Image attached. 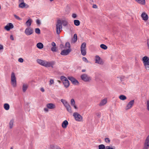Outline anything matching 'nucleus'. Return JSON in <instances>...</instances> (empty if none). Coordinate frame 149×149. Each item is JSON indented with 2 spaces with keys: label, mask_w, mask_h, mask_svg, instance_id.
<instances>
[{
  "label": "nucleus",
  "mask_w": 149,
  "mask_h": 149,
  "mask_svg": "<svg viewBox=\"0 0 149 149\" xmlns=\"http://www.w3.org/2000/svg\"><path fill=\"white\" fill-rule=\"evenodd\" d=\"M62 24L64 26H66L68 24V22L65 20L62 21L60 19L57 20L56 24V32L58 34H59L62 28Z\"/></svg>",
  "instance_id": "f257e3e1"
},
{
  "label": "nucleus",
  "mask_w": 149,
  "mask_h": 149,
  "mask_svg": "<svg viewBox=\"0 0 149 149\" xmlns=\"http://www.w3.org/2000/svg\"><path fill=\"white\" fill-rule=\"evenodd\" d=\"M36 61L39 64L46 67H51L53 68V65L54 64L53 62H49L40 59H37Z\"/></svg>",
  "instance_id": "f03ea898"
},
{
  "label": "nucleus",
  "mask_w": 149,
  "mask_h": 149,
  "mask_svg": "<svg viewBox=\"0 0 149 149\" xmlns=\"http://www.w3.org/2000/svg\"><path fill=\"white\" fill-rule=\"evenodd\" d=\"M142 61L145 68L148 70L149 68V57L146 56H145L143 58Z\"/></svg>",
  "instance_id": "7ed1b4c3"
},
{
  "label": "nucleus",
  "mask_w": 149,
  "mask_h": 149,
  "mask_svg": "<svg viewBox=\"0 0 149 149\" xmlns=\"http://www.w3.org/2000/svg\"><path fill=\"white\" fill-rule=\"evenodd\" d=\"M11 84L13 87H15L16 86V78L14 72H12L11 76Z\"/></svg>",
  "instance_id": "20e7f679"
},
{
  "label": "nucleus",
  "mask_w": 149,
  "mask_h": 149,
  "mask_svg": "<svg viewBox=\"0 0 149 149\" xmlns=\"http://www.w3.org/2000/svg\"><path fill=\"white\" fill-rule=\"evenodd\" d=\"M60 79L62 81L63 83L65 88H67L69 86L70 84L69 81L64 76H61L60 77Z\"/></svg>",
  "instance_id": "39448f33"
},
{
  "label": "nucleus",
  "mask_w": 149,
  "mask_h": 149,
  "mask_svg": "<svg viewBox=\"0 0 149 149\" xmlns=\"http://www.w3.org/2000/svg\"><path fill=\"white\" fill-rule=\"evenodd\" d=\"M73 116L76 121L78 122L82 121L83 119L82 117L78 113H74L73 114Z\"/></svg>",
  "instance_id": "423d86ee"
},
{
  "label": "nucleus",
  "mask_w": 149,
  "mask_h": 149,
  "mask_svg": "<svg viewBox=\"0 0 149 149\" xmlns=\"http://www.w3.org/2000/svg\"><path fill=\"white\" fill-rule=\"evenodd\" d=\"M81 78L82 80L86 82H88L91 80V78L89 76L86 74H84L81 75Z\"/></svg>",
  "instance_id": "0eeeda50"
},
{
  "label": "nucleus",
  "mask_w": 149,
  "mask_h": 149,
  "mask_svg": "<svg viewBox=\"0 0 149 149\" xmlns=\"http://www.w3.org/2000/svg\"><path fill=\"white\" fill-rule=\"evenodd\" d=\"M149 148V135L146 137L143 144L142 149H148Z\"/></svg>",
  "instance_id": "6e6552de"
},
{
  "label": "nucleus",
  "mask_w": 149,
  "mask_h": 149,
  "mask_svg": "<svg viewBox=\"0 0 149 149\" xmlns=\"http://www.w3.org/2000/svg\"><path fill=\"white\" fill-rule=\"evenodd\" d=\"M33 30L30 27H27L25 30L24 33L27 36H30L33 33Z\"/></svg>",
  "instance_id": "1a4fd4ad"
},
{
  "label": "nucleus",
  "mask_w": 149,
  "mask_h": 149,
  "mask_svg": "<svg viewBox=\"0 0 149 149\" xmlns=\"http://www.w3.org/2000/svg\"><path fill=\"white\" fill-rule=\"evenodd\" d=\"M134 100H131L127 104L125 108V109L126 110H127L131 109L134 105Z\"/></svg>",
  "instance_id": "9d476101"
},
{
  "label": "nucleus",
  "mask_w": 149,
  "mask_h": 149,
  "mask_svg": "<svg viewBox=\"0 0 149 149\" xmlns=\"http://www.w3.org/2000/svg\"><path fill=\"white\" fill-rule=\"evenodd\" d=\"M95 63L100 65H103V62L102 59L98 55L96 56L95 57Z\"/></svg>",
  "instance_id": "9b49d317"
},
{
  "label": "nucleus",
  "mask_w": 149,
  "mask_h": 149,
  "mask_svg": "<svg viewBox=\"0 0 149 149\" xmlns=\"http://www.w3.org/2000/svg\"><path fill=\"white\" fill-rule=\"evenodd\" d=\"M68 78L72 82L73 84L76 85L79 84V83L78 81L73 77H68Z\"/></svg>",
  "instance_id": "f8f14e48"
},
{
  "label": "nucleus",
  "mask_w": 149,
  "mask_h": 149,
  "mask_svg": "<svg viewBox=\"0 0 149 149\" xmlns=\"http://www.w3.org/2000/svg\"><path fill=\"white\" fill-rule=\"evenodd\" d=\"M71 49H68L66 50H63L61 53V54L62 55H67L71 52Z\"/></svg>",
  "instance_id": "ddd939ff"
},
{
  "label": "nucleus",
  "mask_w": 149,
  "mask_h": 149,
  "mask_svg": "<svg viewBox=\"0 0 149 149\" xmlns=\"http://www.w3.org/2000/svg\"><path fill=\"white\" fill-rule=\"evenodd\" d=\"M19 7L22 8H29V6L24 3L22 2L19 3Z\"/></svg>",
  "instance_id": "4468645a"
},
{
  "label": "nucleus",
  "mask_w": 149,
  "mask_h": 149,
  "mask_svg": "<svg viewBox=\"0 0 149 149\" xmlns=\"http://www.w3.org/2000/svg\"><path fill=\"white\" fill-rule=\"evenodd\" d=\"M14 26L11 23H9L5 27L4 29L7 31H9L10 29L13 28Z\"/></svg>",
  "instance_id": "2eb2a0df"
},
{
  "label": "nucleus",
  "mask_w": 149,
  "mask_h": 149,
  "mask_svg": "<svg viewBox=\"0 0 149 149\" xmlns=\"http://www.w3.org/2000/svg\"><path fill=\"white\" fill-rule=\"evenodd\" d=\"M141 17L142 19L145 21L147 20L148 18V15L145 12H143L141 15Z\"/></svg>",
  "instance_id": "dca6fc26"
},
{
  "label": "nucleus",
  "mask_w": 149,
  "mask_h": 149,
  "mask_svg": "<svg viewBox=\"0 0 149 149\" xmlns=\"http://www.w3.org/2000/svg\"><path fill=\"white\" fill-rule=\"evenodd\" d=\"M138 3L142 5H145L146 4L145 0H135Z\"/></svg>",
  "instance_id": "f3484780"
},
{
  "label": "nucleus",
  "mask_w": 149,
  "mask_h": 149,
  "mask_svg": "<svg viewBox=\"0 0 149 149\" xmlns=\"http://www.w3.org/2000/svg\"><path fill=\"white\" fill-rule=\"evenodd\" d=\"M47 107L49 109H54L56 108L55 105L53 103H49L47 105Z\"/></svg>",
  "instance_id": "a211bd4d"
},
{
  "label": "nucleus",
  "mask_w": 149,
  "mask_h": 149,
  "mask_svg": "<svg viewBox=\"0 0 149 149\" xmlns=\"http://www.w3.org/2000/svg\"><path fill=\"white\" fill-rule=\"evenodd\" d=\"M107 98H104L99 103V105L100 106H103L107 103Z\"/></svg>",
  "instance_id": "6ab92c4d"
},
{
  "label": "nucleus",
  "mask_w": 149,
  "mask_h": 149,
  "mask_svg": "<svg viewBox=\"0 0 149 149\" xmlns=\"http://www.w3.org/2000/svg\"><path fill=\"white\" fill-rule=\"evenodd\" d=\"M68 124V123L67 120H65L62 123V126L63 128H65Z\"/></svg>",
  "instance_id": "aec40b11"
},
{
  "label": "nucleus",
  "mask_w": 149,
  "mask_h": 149,
  "mask_svg": "<svg viewBox=\"0 0 149 149\" xmlns=\"http://www.w3.org/2000/svg\"><path fill=\"white\" fill-rule=\"evenodd\" d=\"M65 107L68 112L70 113L72 112V111L71 107L69 104Z\"/></svg>",
  "instance_id": "412c9836"
},
{
  "label": "nucleus",
  "mask_w": 149,
  "mask_h": 149,
  "mask_svg": "<svg viewBox=\"0 0 149 149\" xmlns=\"http://www.w3.org/2000/svg\"><path fill=\"white\" fill-rule=\"evenodd\" d=\"M32 20L31 19H29L26 22V24L27 26L29 27L30 26L32 23Z\"/></svg>",
  "instance_id": "4be33fe9"
},
{
  "label": "nucleus",
  "mask_w": 149,
  "mask_h": 149,
  "mask_svg": "<svg viewBox=\"0 0 149 149\" xmlns=\"http://www.w3.org/2000/svg\"><path fill=\"white\" fill-rule=\"evenodd\" d=\"M28 87V85L27 84H24L22 86V90L23 92H25Z\"/></svg>",
  "instance_id": "5701e85b"
},
{
  "label": "nucleus",
  "mask_w": 149,
  "mask_h": 149,
  "mask_svg": "<svg viewBox=\"0 0 149 149\" xmlns=\"http://www.w3.org/2000/svg\"><path fill=\"white\" fill-rule=\"evenodd\" d=\"M3 107L4 109L6 110H8L9 109V105L7 103H5L4 104Z\"/></svg>",
  "instance_id": "b1692460"
},
{
  "label": "nucleus",
  "mask_w": 149,
  "mask_h": 149,
  "mask_svg": "<svg viewBox=\"0 0 149 149\" xmlns=\"http://www.w3.org/2000/svg\"><path fill=\"white\" fill-rule=\"evenodd\" d=\"M36 46L39 49H42L43 47V44L41 42L38 43L37 44Z\"/></svg>",
  "instance_id": "393cba45"
},
{
  "label": "nucleus",
  "mask_w": 149,
  "mask_h": 149,
  "mask_svg": "<svg viewBox=\"0 0 149 149\" xmlns=\"http://www.w3.org/2000/svg\"><path fill=\"white\" fill-rule=\"evenodd\" d=\"M81 54L85 56L86 54V49H80Z\"/></svg>",
  "instance_id": "a878e982"
},
{
  "label": "nucleus",
  "mask_w": 149,
  "mask_h": 149,
  "mask_svg": "<svg viewBox=\"0 0 149 149\" xmlns=\"http://www.w3.org/2000/svg\"><path fill=\"white\" fill-rule=\"evenodd\" d=\"M77 40V35L76 34H74L73 38L72 39V41L74 42H76Z\"/></svg>",
  "instance_id": "bb28decb"
},
{
  "label": "nucleus",
  "mask_w": 149,
  "mask_h": 149,
  "mask_svg": "<svg viewBox=\"0 0 149 149\" xmlns=\"http://www.w3.org/2000/svg\"><path fill=\"white\" fill-rule=\"evenodd\" d=\"M119 98L121 100H124L126 99L127 97L124 95H121L119 96Z\"/></svg>",
  "instance_id": "cd10ccee"
},
{
  "label": "nucleus",
  "mask_w": 149,
  "mask_h": 149,
  "mask_svg": "<svg viewBox=\"0 0 149 149\" xmlns=\"http://www.w3.org/2000/svg\"><path fill=\"white\" fill-rule=\"evenodd\" d=\"M61 101L64 105V106H65L68 104V103L65 100L61 99Z\"/></svg>",
  "instance_id": "c85d7f7f"
},
{
  "label": "nucleus",
  "mask_w": 149,
  "mask_h": 149,
  "mask_svg": "<svg viewBox=\"0 0 149 149\" xmlns=\"http://www.w3.org/2000/svg\"><path fill=\"white\" fill-rule=\"evenodd\" d=\"M74 24L76 26H78L80 25V22L78 20H74Z\"/></svg>",
  "instance_id": "c756f323"
},
{
  "label": "nucleus",
  "mask_w": 149,
  "mask_h": 149,
  "mask_svg": "<svg viewBox=\"0 0 149 149\" xmlns=\"http://www.w3.org/2000/svg\"><path fill=\"white\" fill-rule=\"evenodd\" d=\"M13 123H14V120H11L9 123V127L10 129H11L13 126Z\"/></svg>",
  "instance_id": "7c9ffc66"
},
{
  "label": "nucleus",
  "mask_w": 149,
  "mask_h": 149,
  "mask_svg": "<svg viewBox=\"0 0 149 149\" xmlns=\"http://www.w3.org/2000/svg\"><path fill=\"white\" fill-rule=\"evenodd\" d=\"M86 44L85 42L83 43L80 47V49H86Z\"/></svg>",
  "instance_id": "2f4dec72"
},
{
  "label": "nucleus",
  "mask_w": 149,
  "mask_h": 149,
  "mask_svg": "<svg viewBox=\"0 0 149 149\" xmlns=\"http://www.w3.org/2000/svg\"><path fill=\"white\" fill-rule=\"evenodd\" d=\"M70 43H69V42H67L65 43V49H67L68 48V49H70Z\"/></svg>",
  "instance_id": "473e14b6"
},
{
  "label": "nucleus",
  "mask_w": 149,
  "mask_h": 149,
  "mask_svg": "<svg viewBox=\"0 0 149 149\" xmlns=\"http://www.w3.org/2000/svg\"><path fill=\"white\" fill-rule=\"evenodd\" d=\"M100 47L101 48L104 50H106L107 48V46L103 44H101L100 45Z\"/></svg>",
  "instance_id": "72a5a7b5"
},
{
  "label": "nucleus",
  "mask_w": 149,
  "mask_h": 149,
  "mask_svg": "<svg viewBox=\"0 0 149 149\" xmlns=\"http://www.w3.org/2000/svg\"><path fill=\"white\" fill-rule=\"evenodd\" d=\"M99 149H105L106 147L103 144H100L98 146Z\"/></svg>",
  "instance_id": "f704fd0d"
},
{
  "label": "nucleus",
  "mask_w": 149,
  "mask_h": 149,
  "mask_svg": "<svg viewBox=\"0 0 149 149\" xmlns=\"http://www.w3.org/2000/svg\"><path fill=\"white\" fill-rule=\"evenodd\" d=\"M105 149H115L114 146H106Z\"/></svg>",
  "instance_id": "c9c22d12"
},
{
  "label": "nucleus",
  "mask_w": 149,
  "mask_h": 149,
  "mask_svg": "<svg viewBox=\"0 0 149 149\" xmlns=\"http://www.w3.org/2000/svg\"><path fill=\"white\" fill-rule=\"evenodd\" d=\"M146 103V104L147 109L149 111V100H147Z\"/></svg>",
  "instance_id": "e433bc0d"
},
{
  "label": "nucleus",
  "mask_w": 149,
  "mask_h": 149,
  "mask_svg": "<svg viewBox=\"0 0 149 149\" xmlns=\"http://www.w3.org/2000/svg\"><path fill=\"white\" fill-rule=\"evenodd\" d=\"M35 32L38 34H40V31L39 29L37 28L35 29Z\"/></svg>",
  "instance_id": "4c0bfd02"
},
{
  "label": "nucleus",
  "mask_w": 149,
  "mask_h": 149,
  "mask_svg": "<svg viewBox=\"0 0 149 149\" xmlns=\"http://www.w3.org/2000/svg\"><path fill=\"white\" fill-rule=\"evenodd\" d=\"M71 104L72 106L75 104V102L73 99H72L71 100Z\"/></svg>",
  "instance_id": "58836bf2"
},
{
  "label": "nucleus",
  "mask_w": 149,
  "mask_h": 149,
  "mask_svg": "<svg viewBox=\"0 0 149 149\" xmlns=\"http://www.w3.org/2000/svg\"><path fill=\"white\" fill-rule=\"evenodd\" d=\"M105 141L107 143H109L110 141L109 139L108 138H106L105 139Z\"/></svg>",
  "instance_id": "ea45409f"
},
{
  "label": "nucleus",
  "mask_w": 149,
  "mask_h": 149,
  "mask_svg": "<svg viewBox=\"0 0 149 149\" xmlns=\"http://www.w3.org/2000/svg\"><path fill=\"white\" fill-rule=\"evenodd\" d=\"M82 60L83 61L85 62L86 63H88V61L87 58L85 57H83L82 58Z\"/></svg>",
  "instance_id": "a19ab883"
},
{
  "label": "nucleus",
  "mask_w": 149,
  "mask_h": 149,
  "mask_svg": "<svg viewBox=\"0 0 149 149\" xmlns=\"http://www.w3.org/2000/svg\"><path fill=\"white\" fill-rule=\"evenodd\" d=\"M56 46L52 47L51 48V50L52 52H56Z\"/></svg>",
  "instance_id": "79ce46f5"
},
{
  "label": "nucleus",
  "mask_w": 149,
  "mask_h": 149,
  "mask_svg": "<svg viewBox=\"0 0 149 149\" xmlns=\"http://www.w3.org/2000/svg\"><path fill=\"white\" fill-rule=\"evenodd\" d=\"M54 83V81L52 79H51L49 81V84L51 85L52 84Z\"/></svg>",
  "instance_id": "37998d69"
},
{
  "label": "nucleus",
  "mask_w": 149,
  "mask_h": 149,
  "mask_svg": "<svg viewBox=\"0 0 149 149\" xmlns=\"http://www.w3.org/2000/svg\"><path fill=\"white\" fill-rule=\"evenodd\" d=\"M36 24L38 25H40L41 24L40 21V20L39 19H37L36 20Z\"/></svg>",
  "instance_id": "c03bdc74"
},
{
  "label": "nucleus",
  "mask_w": 149,
  "mask_h": 149,
  "mask_svg": "<svg viewBox=\"0 0 149 149\" xmlns=\"http://www.w3.org/2000/svg\"><path fill=\"white\" fill-rule=\"evenodd\" d=\"M96 115L98 118H100L101 115V113L100 112H97L96 113Z\"/></svg>",
  "instance_id": "a18cd8bd"
},
{
  "label": "nucleus",
  "mask_w": 149,
  "mask_h": 149,
  "mask_svg": "<svg viewBox=\"0 0 149 149\" xmlns=\"http://www.w3.org/2000/svg\"><path fill=\"white\" fill-rule=\"evenodd\" d=\"M147 46L148 49L149 50V39H148L147 40Z\"/></svg>",
  "instance_id": "49530a36"
},
{
  "label": "nucleus",
  "mask_w": 149,
  "mask_h": 149,
  "mask_svg": "<svg viewBox=\"0 0 149 149\" xmlns=\"http://www.w3.org/2000/svg\"><path fill=\"white\" fill-rule=\"evenodd\" d=\"M14 17H15V18L16 19H18V20H21V18L19 17H18V16H17V15H14Z\"/></svg>",
  "instance_id": "de8ad7c7"
},
{
  "label": "nucleus",
  "mask_w": 149,
  "mask_h": 149,
  "mask_svg": "<svg viewBox=\"0 0 149 149\" xmlns=\"http://www.w3.org/2000/svg\"><path fill=\"white\" fill-rule=\"evenodd\" d=\"M18 61L20 63H22L23 61V59L22 58H20L18 59Z\"/></svg>",
  "instance_id": "09e8293b"
},
{
  "label": "nucleus",
  "mask_w": 149,
  "mask_h": 149,
  "mask_svg": "<svg viewBox=\"0 0 149 149\" xmlns=\"http://www.w3.org/2000/svg\"><path fill=\"white\" fill-rule=\"evenodd\" d=\"M77 15L75 14L74 13L72 15V17L74 18H76L77 17Z\"/></svg>",
  "instance_id": "8fccbe9b"
},
{
  "label": "nucleus",
  "mask_w": 149,
  "mask_h": 149,
  "mask_svg": "<svg viewBox=\"0 0 149 149\" xmlns=\"http://www.w3.org/2000/svg\"><path fill=\"white\" fill-rule=\"evenodd\" d=\"M52 46H53V47H55V46H56V44L54 42H53L52 43V44H51Z\"/></svg>",
  "instance_id": "3c124183"
},
{
  "label": "nucleus",
  "mask_w": 149,
  "mask_h": 149,
  "mask_svg": "<svg viewBox=\"0 0 149 149\" xmlns=\"http://www.w3.org/2000/svg\"><path fill=\"white\" fill-rule=\"evenodd\" d=\"M10 39H11V40H14V38H13V35H10Z\"/></svg>",
  "instance_id": "603ef678"
},
{
  "label": "nucleus",
  "mask_w": 149,
  "mask_h": 149,
  "mask_svg": "<svg viewBox=\"0 0 149 149\" xmlns=\"http://www.w3.org/2000/svg\"><path fill=\"white\" fill-rule=\"evenodd\" d=\"M93 7L94 8H97V6L95 4H94L93 5Z\"/></svg>",
  "instance_id": "864d4df0"
},
{
  "label": "nucleus",
  "mask_w": 149,
  "mask_h": 149,
  "mask_svg": "<svg viewBox=\"0 0 149 149\" xmlns=\"http://www.w3.org/2000/svg\"><path fill=\"white\" fill-rule=\"evenodd\" d=\"M124 77H121L120 78V81H122L123 80V79H124Z\"/></svg>",
  "instance_id": "5fc2aeb1"
},
{
  "label": "nucleus",
  "mask_w": 149,
  "mask_h": 149,
  "mask_svg": "<svg viewBox=\"0 0 149 149\" xmlns=\"http://www.w3.org/2000/svg\"><path fill=\"white\" fill-rule=\"evenodd\" d=\"M3 49V46L2 45H0V50L2 49Z\"/></svg>",
  "instance_id": "6e6d98bb"
},
{
  "label": "nucleus",
  "mask_w": 149,
  "mask_h": 149,
  "mask_svg": "<svg viewBox=\"0 0 149 149\" xmlns=\"http://www.w3.org/2000/svg\"><path fill=\"white\" fill-rule=\"evenodd\" d=\"M40 91L42 92H44L45 91L44 89L42 88H40Z\"/></svg>",
  "instance_id": "4d7b16f0"
},
{
  "label": "nucleus",
  "mask_w": 149,
  "mask_h": 149,
  "mask_svg": "<svg viewBox=\"0 0 149 149\" xmlns=\"http://www.w3.org/2000/svg\"><path fill=\"white\" fill-rule=\"evenodd\" d=\"M44 110L45 111H48V109L47 108H45L44 109Z\"/></svg>",
  "instance_id": "13d9d810"
},
{
  "label": "nucleus",
  "mask_w": 149,
  "mask_h": 149,
  "mask_svg": "<svg viewBox=\"0 0 149 149\" xmlns=\"http://www.w3.org/2000/svg\"><path fill=\"white\" fill-rule=\"evenodd\" d=\"M72 106L74 107V108L75 109H77V108H78L76 106L75 104L74 105H73Z\"/></svg>",
  "instance_id": "bf43d9fd"
},
{
  "label": "nucleus",
  "mask_w": 149,
  "mask_h": 149,
  "mask_svg": "<svg viewBox=\"0 0 149 149\" xmlns=\"http://www.w3.org/2000/svg\"><path fill=\"white\" fill-rule=\"evenodd\" d=\"M19 2H20V3H22V2H24V0H19Z\"/></svg>",
  "instance_id": "052dcab7"
},
{
  "label": "nucleus",
  "mask_w": 149,
  "mask_h": 149,
  "mask_svg": "<svg viewBox=\"0 0 149 149\" xmlns=\"http://www.w3.org/2000/svg\"><path fill=\"white\" fill-rule=\"evenodd\" d=\"M56 149H61L59 147H57L56 148Z\"/></svg>",
  "instance_id": "680f3d73"
},
{
  "label": "nucleus",
  "mask_w": 149,
  "mask_h": 149,
  "mask_svg": "<svg viewBox=\"0 0 149 149\" xmlns=\"http://www.w3.org/2000/svg\"><path fill=\"white\" fill-rule=\"evenodd\" d=\"M86 71V70L84 69L82 70V72H84Z\"/></svg>",
  "instance_id": "e2e57ef3"
},
{
  "label": "nucleus",
  "mask_w": 149,
  "mask_h": 149,
  "mask_svg": "<svg viewBox=\"0 0 149 149\" xmlns=\"http://www.w3.org/2000/svg\"><path fill=\"white\" fill-rule=\"evenodd\" d=\"M10 149H13V147H11L10 148Z\"/></svg>",
  "instance_id": "0e129e2a"
},
{
  "label": "nucleus",
  "mask_w": 149,
  "mask_h": 149,
  "mask_svg": "<svg viewBox=\"0 0 149 149\" xmlns=\"http://www.w3.org/2000/svg\"><path fill=\"white\" fill-rule=\"evenodd\" d=\"M54 0H49V1H53Z\"/></svg>",
  "instance_id": "69168bd1"
},
{
  "label": "nucleus",
  "mask_w": 149,
  "mask_h": 149,
  "mask_svg": "<svg viewBox=\"0 0 149 149\" xmlns=\"http://www.w3.org/2000/svg\"><path fill=\"white\" fill-rule=\"evenodd\" d=\"M58 81L59 83H60V81Z\"/></svg>",
  "instance_id": "338daca9"
}]
</instances>
